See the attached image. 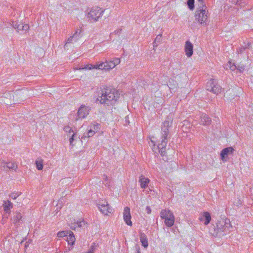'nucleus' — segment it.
Wrapping results in <instances>:
<instances>
[{"label":"nucleus","mask_w":253,"mask_h":253,"mask_svg":"<svg viewBox=\"0 0 253 253\" xmlns=\"http://www.w3.org/2000/svg\"><path fill=\"white\" fill-rule=\"evenodd\" d=\"M119 97V93L115 88L106 86L101 88L96 101L105 106H109L113 105Z\"/></svg>","instance_id":"f257e3e1"},{"label":"nucleus","mask_w":253,"mask_h":253,"mask_svg":"<svg viewBox=\"0 0 253 253\" xmlns=\"http://www.w3.org/2000/svg\"><path fill=\"white\" fill-rule=\"evenodd\" d=\"M232 226L229 219L218 221L210 229V233L213 236L220 237L229 233Z\"/></svg>","instance_id":"f03ea898"},{"label":"nucleus","mask_w":253,"mask_h":253,"mask_svg":"<svg viewBox=\"0 0 253 253\" xmlns=\"http://www.w3.org/2000/svg\"><path fill=\"white\" fill-rule=\"evenodd\" d=\"M172 118L169 116L166 118L163 123L160 140L168 141L170 138L169 128L172 127Z\"/></svg>","instance_id":"7ed1b4c3"},{"label":"nucleus","mask_w":253,"mask_h":253,"mask_svg":"<svg viewBox=\"0 0 253 253\" xmlns=\"http://www.w3.org/2000/svg\"><path fill=\"white\" fill-rule=\"evenodd\" d=\"M104 10L99 7L95 6L92 7L86 14V19L88 22L93 23L97 22L101 18Z\"/></svg>","instance_id":"20e7f679"},{"label":"nucleus","mask_w":253,"mask_h":253,"mask_svg":"<svg viewBox=\"0 0 253 253\" xmlns=\"http://www.w3.org/2000/svg\"><path fill=\"white\" fill-rule=\"evenodd\" d=\"M207 8L204 7L198 8L195 14V20L201 25L206 26L207 25L208 20V11Z\"/></svg>","instance_id":"39448f33"},{"label":"nucleus","mask_w":253,"mask_h":253,"mask_svg":"<svg viewBox=\"0 0 253 253\" xmlns=\"http://www.w3.org/2000/svg\"><path fill=\"white\" fill-rule=\"evenodd\" d=\"M120 58H115L110 61L101 62L100 64L94 66L93 68L101 70H110L118 65L120 63Z\"/></svg>","instance_id":"423d86ee"},{"label":"nucleus","mask_w":253,"mask_h":253,"mask_svg":"<svg viewBox=\"0 0 253 253\" xmlns=\"http://www.w3.org/2000/svg\"><path fill=\"white\" fill-rule=\"evenodd\" d=\"M206 89L214 94H218L221 91V87L215 80L211 79L207 83Z\"/></svg>","instance_id":"0eeeda50"},{"label":"nucleus","mask_w":253,"mask_h":253,"mask_svg":"<svg viewBox=\"0 0 253 253\" xmlns=\"http://www.w3.org/2000/svg\"><path fill=\"white\" fill-rule=\"evenodd\" d=\"M98 208L100 211L104 214L107 215L108 213L113 211V209L109 207L106 201L102 200L98 204Z\"/></svg>","instance_id":"6e6552de"},{"label":"nucleus","mask_w":253,"mask_h":253,"mask_svg":"<svg viewBox=\"0 0 253 253\" xmlns=\"http://www.w3.org/2000/svg\"><path fill=\"white\" fill-rule=\"evenodd\" d=\"M89 111V108L88 107L82 105L78 111L75 120L77 121L79 119L85 118L88 115Z\"/></svg>","instance_id":"1a4fd4ad"},{"label":"nucleus","mask_w":253,"mask_h":253,"mask_svg":"<svg viewBox=\"0 0 253 253\" xmlns=\"http://www.w3.org/2000/svg\"><path fill=\"white\" fill-rule=\"evenodd\" d=\"M200 221L203 222L204 224L208 225L211 220V216L209 212L206 211L201 214L199 217Z\"/></svg>","instance_id":"9d476101"},{"label":"nucleus","mask_w":253,"mask_h":253,"mask_svg":"<svg viewBox=\"0 0 253 253\" xmlns=\"http://www.w3.org/2000/svg\"><path fill=\"white\" fill-rule=\"evenodd\" d=\"M234 150L232 147H229L224 148L220 153L221 159L223 161H226V158L229 154H232Z\"/></svg>","instance_id":"9b49d317"},{"label":"nucleus","mask_w":253,"mask_h":253,"mask_svg":"<svg viewBox=\"0 0 253 253\" xmlns=\"http://www.w3.org/2000/svg\"><path fill=\"white\" fill-rule=\"evenodd\" d=\"M167 143L168 141L160 140L158 144V148L159 149V152L162 156H164L166 154V147Z\"/></svg>","instance_id":"f8f14e48"},{"label":"nucleus","mask_w":253,"mask_h":253,"mask_svg":"<svg viewBox=\"0 0 253 253\" xmlns=\"http://www.w3.org/2000/svg\"><path fill=\"white\" fill-rule=\"evenodd\" d=\"M184 50L185 54L187 57H190L192 55L193 53V46L190 41H186L185 45Z\"/></svg>","instance_id":"ddd939ff"},{"label":"nucleus","mask_w":253,"mask_h":253,"mask_svg":"<svg viewBox=\"0 0 253 253\" xmlns=\"http://www.w3.org/2000/svg\"><path fill=\"white\" fill-rule=\"evenodd\" d=\"M150 181L148 178L142 175L140 176L139 182L140 183L141 188H146L148 186Z\"/></svg>","instance_id":"4468645a"},{"label":"nucleus","mask_w":253,"mask_h":253,"mask_svg":"<svg viewBox=\"0 0 253 253\" xmlns=\"http://www.w3.org/2000/svg\"><path fill=\"white\" fill-rule=\"evenodd\" d=\"M211 123V119L209 117V116L204 113H203L201 115V121L200 124L204 125H209Z\"/></svg>","instance_id":"2eb2a0df"},{"label":"nucleus","mask_w":253,"mask_h":253,"mask_svg":"<svg viewBox=\"0 0 253 253\" xmlns=\"http://www.w3.org/2000/svg\"><path fill=\"white\" fill-rule=\"evenodd\" d=\"M174 222V216L173 214H170V216L165 219V223L168 227H171Z\"/></svg>","instance_id":"dca6fc26"},{"label":"nucleus","mask_w":253,"mask_h":253,"mask_svg":"<svg viewBox=\"0 0 253 253\" xmlns=\"http://www.w3.org/2000/svg\"><path fill=\"white\" fill-rule=\"evenodd\" d=\"M140 242L142 244V245L145 248H147L148 246V239L146 237V235L144 233H142L140 234Z\"/></svg>","instance_id":"f3484780"},{"label":"nucleus","mask_w":253,"mask_h":253,"mask_svg":"<svg viewBox=\"0 0 253 253\" xmlns=\"http://www.w3.org/2000/svg\"><path fill=\"white\" fill-rule=\"evenodd\" d=\"M76 240L75 237L73 233L71 231H69L67 236V241L69 244L73 245Z\"/></svg>","instance_id":"a211bd4d"},{"label":"nucleus","mask_w":253,"mask_h":253,"mask_svg":"<svg viewBox=\"0 0 253 253\" xmlns=\"http://www.w3.org/2000/svg\"><path fill=\"white\" fill-rule=\"evenodd\" d=\"M87 132L86 133H84L83 135L82 136V139H85V138H89L90 137L92 136L95 134V130H93L91 127L90 128H87Z\"/></svg>","instance_id":"6ab92c4d"},{"label":"nucleus","mask_w":253,"mask_h":253,"mask_svg":"<svg viewBox=\"0 0 253 253\" xmlns=\"http://www.w3.org/2000/svg\"><path fill=\"white\" fill-rule=\"evenodd\" d=\"M13 205L9 201H4L3 204V207L4 211L8 212L10 209L12 208Z\"/></svg>","instance_id":"aec40b11"},{"label":"nucleus","mask_w":253,"mask_h":253,"mask_svg":"<svg viewBox=\"0 0 253 253\" xmlns=\"http://www.w3.org/2000/svg\"><path fill=\"white\" fill-rule=\"evenodd\" d=\"M170 214H173L170 211L167 210H162L160 213V216L163 219L168 218Z\"/></svg>","instance_id":"412c9836"},{"label":"nucleus","mask_w":253,"mask_h":253,"mask_svg":"<svg viewBox=\"0 0 253 253\" xmlns=\"http://www.w3.org/2000/svg\"><path fill=\"white\" fill-rule=\"evenodd\" d=\"M6 166L7 167V169H8V170L12 169L16 171L17 169V165L15 163L12 162H7Z\"/></svg>","instance_id":"4be33fe9"},{"label":"nucleus","mask_w":253,"mask_h":253,"mask_svg":"<svg viewBox=\"0 0 253 253\" xmlns=\"http://www.w3.org/2000/svg\"><path fill=\"white\" fill-rule=\"evenodd\" d=\"M84 225V220L77 221V222L74 223L71 226V228L73 230H75L76 228L78 227H81Z\"/></svg>","instance_id":"5701e85b"},{"label":"nucleus","mask_w":253,"mask_h":253,"mask_svg":"<svg viewBox=\"0 0 253 253\" xmlns=\"http://www.w3.org/2000/svg\"><path fill=\"white\" fill-rule=\"evenodd\" d=\"M36 168L38 170H42L43 169V160L39 158L35 162Z\"/></svg>","instance_id":"b1692460"},{"label":"nucleus","mask_w":253,"mask_h":253,"mask_svg":"<svg viewBox=\"0 0 253 253\" xmlns=\"http://www.w3.org/2000/svg\"><path fill=\"white\" fill-rule=\"evenodd\" d=\"M22 216L20 213L16 212L13 217L14 222H17L21 219Z\"/></svg>","instance_id":"393cba45"},{"label":"nucleus","mask_w":253,"mask_h":253,"mask_svg":"<svg viewBox=\"0 0 253 253\" xmlns=\"http://www.w3.org/2000/svg\"><path fill=\"white\" fill-rule=\"evenodd\" d=\"M187 5L190 10H193L194 8V0H187Z\"/></svg>","instance_id":"a878e982"},{"label":"nucleus","mask_w":253,"mask_h":253,"mask_svg":"<svg viewBox=\"0 0 253 253\" xmlns=\"http://www.w3.org/2000/svg\"><path fill=\"white\" fill-rule=\"evenodd\" d=\"M99 126L100 125L99 124L94 122L91 124L90 127H91V128L93 130L97 131L99 129Z\"/></svg>","instance_id":"bb28decb"},{"label":"nucleus","mask_w":253,"mask_h":253,"mask_svg":"<svg viewBox=\"0 0 253 253\" xmlns=\"http://www.w3.org/2000/svg\"><path fill=\"white\" fill-rule=\"evenodd\" d=\"M68 231H60L58 232L57 236L59 238L67 237L68 236Z\"/></svg>","instance_id":"cd10ccee"},{"label":"nucleus","mask_w":253,"mask_h":253,"mask_svg":"<svg viewBox=\"0 0 253 253\" xmlns=\"http://www.w3.org/2000/svg\"><path fill=\"white\" fill-rule=\"evenodd\" d=\"M130 209L127 207V225L129 226H132V222L130 220Z\"/></svg>","instance_id":"c85d7f7f"},{"label":"nucleus","mask_w":253,"mask_h":253,"mask_svg":"<svg viewBox=\"0 0 253 253\" xmlns=\"http://www.w3.org/2000/svg\"><path fill=\"white\" fill-rule=\"evenodd\" d=\"M7 165V162L4 161H2L1 162V164H0V169L1 170H8V169H7V167L6 166V165Z\"/></svg>","instance_id":"c756f323"},{"label":"nucleus","mask_w":253,"mask_h":253,"mask_svg":"<svg viewBox=\"0 0 253 253\" xmlns=\"http://www.w3.org/2000/svg\"><path fill=\"white\" fill-rule=\"evenodd\" d=\"M198 1L199 2L198 8L204 7V8H207L204 0H198Z\"/></svg>","instance_id":"7c9ffc66"},{"label":"nucleus","mask_w":253,"mask_h":253,"mask_svg":"<svg viewBox=\"0 0 253 253\" xmlns=\"http://www.w3.org/2000/svg\"><path fill=\"white\" fill-rule=\"evenodd\" d=\"M74 39L75 41H76V38H75V35H73L72 36H70V37H69L67 41V42H66V43L65 44V46H66L67 43H71L72 42V41L74 40Z\"/></svg>","instance_id":"2f4dec72"},{"label":"nucleus","mask_w":253,"mask_h":253,"mask_svg":"<svg viewBox=\"0 0 253 253\" xmlns=\"http://www.w3.org/2000/svg\"><path fill=\"white\" fill-rule=\"evenodd\" d=\"M20 195V193H19L18 192H13L10 194V197L12 199H16Z\"/></svg>","instance_id":"473e14b6"},{"label":"nucleus","mask_w":253,"mask_h":253,"mask_svg":"<svg viewBox=\"0 0 253 253\" xmlns=\"http://www.w3.org/2000/svg\"><path fill=\"white\" fill-rule=\"evenodd\" d=\"M81 30L78 29L73 35H75L76 40H77L81 34Z\"/></svg>","instance_id":"72a5a7b5"},{"label":"nucleus","mask_w":253,"mask_h":253,"mask_svg":"<svg viewBox=\"0 0 253 253\" xmlns=\"http://www.w3.org/2000/svg\"><path fill=\"white\" fill-rule=\"evenodd\" d=\"M124 213H123V216H124V219L125 222L126 223V207L124 208Z\"/></svg>","instance_id":"f704fd0d"},{"label":"nucleus","mask_w":253,"mask_h":253,"mask_svg":"<svg viewBox=\"0 0 253 253\" xmlns=\"http://www.w3.org/2000/svg\"><path fill=\"white\" fill-rule=\"evenodd\" d=\"M63 200L64 199L62 198L60 199V200L58 201V202L57 204V209H58V208L61 209V208L62 206V202H63L62 200Z\"/></svg>","instance_id":"c9c22d12"},{"label":"nucleus","mask_w":253,"mask_h":253,"mask_svg":"<svg viewBox=\"0 0 253 253\" xmlns=\"http://www.w3.org/2000/svg\"><path fill=\"white\" fill-rule=\"evenodd\" d=\"M161 38H162V35L160 34V35H158L155 40L154 42L155 43H156L157 42H159L161 40Z\"/></svg>","instance_id":"e433bc0d"},{"label":"nucleus","mask_w":253,"mask_h":253,"mask_svg":"<svg viewBox=\"0 0 253 253\" xmlns=\"http://www.w3.org/2000/svg\"><path fill=\"white\" fill-rule=\"evenodd\" d=\"M24 27L23 24H19L17 25V27H14V28L18 30H23Z\"/></svg>","instance_id":"4c0bfd02"},{"label":"nucleus","mask_w":253,"mask_h":253,"mask_svg":"<svg viewBox=\"0 0 253 253\" xmlns=\"http://www.w3.org/2000/svg\"><path fill=\"white\" fill-rule=\"evenodd\" d=\"M76 135V134L74 133L72 134L71 137L70 138V142L71 145H72V143H73V141L74 140V137Z\"/></svg>","instance_id":"58836bf2"},{"label":"nucleus","mask_w":253,"mask_h":253,"mask_svg":"<svg viewBox=\"0 0 253 253\" xmlns=\"http://www.w3.org/2000/svg\"><path fill=\"white\" fill-rule=\"evenodd\" d=\"M135 253H141L140 249L139 246H135Z\"/></svg>","instance_id":"ea45409f"},{"label":"nucleus","mask_w":253,"mask_h":253,"mask_svg":"<svg viewBox=\"0 0 253 253\" xmlns=\"http://www.w3.org/2000/svg\"><path fill=\"white\" fill-rule=\"evenodd\" d=\"M66 131H68L69 133H70L72 132H73V130L72 128H71L69 126H67L65 128Z\"/></svg>","instance_id":"a19ab883"},{"label":"nucleus","mask_w":253,"mask_h":253,"mask_svg":"<svg viewBox=\"0 0 253 253\" xmlns=\"http://www.w3.org/2000/svg\"><path fill=\"white\" fill-rule=\"evenodd\" d=\"M229 64H230V69H231V70H232V71H233V70H235V69L236 68V66H235L234 64H233L232 65H231V62H229Z\"/></svg>","instance_id":"79ce46f5"},{"label":"nucleus","mask_w":253,"mask_h":253,"mask_svg":"<svg viewBox=\"0 0 253 253\" xmlns=\"http://www.w3.org/2000/svg\"><path fill=\"white\" fill-rule=\"evenodd\" d=\"M250 45H251V43L248 42V43H247L245 45L244 49L250 48Z\"/></svg>","instance_id":"37998d69"},{"label":"nucleus","mask_w":253,"mask_h":253,"mask_svg":"<svg viewBox=\"0 0 253 253\" xmlns=\"http://www.w3.org/2000/svg\"><path fill=\"white\" fill-rule=\"evenodd\" d=\"M23 26H24L23 27V30H25V31H28V29H29V26L28 25H23Z\"/></svg>","instance_id":"c03bdc74"},{"label":"nucleus","mask_w":253,"mask_h":253,"mask_svg":"<svg viewBox=\"0 0 253 253\" xmlns=\"http://www.w3.org/2000/svg\"><path fill=\"white\" fill-rule=\"evenodd\" d=\"M146 209L147 210V213H150L151 212V209L149 207H146Z\"/></svg>","instance_id":"a18cd8bd"},{"label":"nucleus","mask_w":253,"mask_h":253,"mask_svg":"<svg viewBox=\"0 0 253 253\" xmlns=\"http://www.w3.org/2000/svg\"><path fill=\"white\" fill-rule=\"evenodd\" d=\"M107 176L106 175H103V179L105 180V181H107Z\"/></svg>","instance_id":"49530a36"},{"label":"nucleus","mask_w":253,"mask_h":253,"mask_svg":"<svg viewBox=\"0 0 253 253\" xmlns=\"http://www.w3.org/2000/svg\"><path fill=\"white\" fill-rule=\"evenodd\" d=\"M18 24L17 23H13V27L14 28V27H17V25Z\"/></svg>","instance_id":"de8ad7c7"},{"label":"nucleus","mask_w":253,"mask_h":253,"mask_svg":"<svg viewBox=\"0 0 253 253\" xmlns=\"http://www.w3.org/2000/svg\"><path fill=\"white\" fill-rule=\"evenodd\" d=\"M85 69H87V68H88V67H85ZM91 68H91V67H88V69H91Z\"/></svg>","instance_id":"09e8293b"}]
</instances>
